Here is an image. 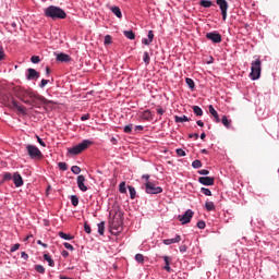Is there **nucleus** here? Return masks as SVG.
Listing matches in <instances>:
<instances>
[{
	"label": "nucleus",
	"instance_id": "nucleus-1",
	"mask_svg": "<svg viewBox=\"0 0 279 279\" xmlns=\"http://www.w3.org/2000/svg\"><path fill=\"white\" fill-rule=\"evenodd\" d=\"M17 97L28 106H35L36 101H39V104H45L47 101V99H45V97L40 96L38 93L32 89H25L23 87H20L17 90Z\"/></svg>",
	"mask_w": 279,
	"mask_h": 279
},
{
	"label": "nucleus",
	"instance_id": "nucleus-2",
	"mask_svg": "<svg viewBox=\"0 0 279 279\" xmlns=\"http://www.w3.org/2000/svg\"><path fill=\"white\" fill-rule=\"evenodd\" d=\"M45 16L56 21L58 19H66V12H64L60 7L50 5L45 9Z\"/></svg>",
	"mask_w": 279,
	"mask_h": 279
},
{
	"label": "nucleus",
	"instance_id": "nucleus-3",
	"mask_svg": "<svg viewBox=\"0 0 279 279\" xmlns=\"http://www.w3.org/2000/svg\"><path fill=\"white\" fill-rule=\"evenodd\" d=\"M94 142L90 140H84L82 143L68 148V154H71V156H78V154H82V151H86L90 145H93Z\"/></svg>",
	"mask_w": 279,
	"mask_h": 279
},
{
	"label": "nucleus",
	"instance_id": "nucleus-4",
	"mask_svg": "<svg viewBox=\"0 0 279 279\" xmlns=\"http://www.w3.org/2000/svg\"><path fill=\"white\" fill-rule=\"evenodd\" d=\"M262 62L260 59H257L251 63V73L250 77L253 81L260 80V71H262Z\"/></svg>",
	"mask_w": 279,
	"mask_h": 279
},
{
	"label": "nucleus",
	"instance_id": "nucleus-5",
	"mask_svg": "<svg viewBox=\"0 0 279 279\" xmlns=\"http://www.w3.org/2000/svg\"><path fill=\"white\" fill-rule=\"evenodd\" d=\"M26 151L28 156L33 159L43 158V153L40 151V149L32 144L26 145Z\"/></svg>",
	"mask_w": 279,
	"mask_h": 279
},
{
	"label": "nucleus",
	"instance_id": "nucleus-6",
	"mask_svg": "<svg viewBox=\"0 0 279 279\" xmlns=\"http://www.w3.org/2000/svg\"><path fill=\"white\" fill-rule=\"evenodd\" d=\"M145 191L148 195H159V193H162V187L156 186L153 182L147 181L145 183Z\"/></svg>",
	"mask_w": 279,
	"mask_h": 279
},
{
	"label": "nucleus",
	"instance_id": "nucleus-7",
	"mask_svg": "<svg viewBox=\"0 0 279 279\" xmlns=\"http://www.w3.org/2000/svg\"><path fill=\"white\" fill-rule=\"evenodd\" d=\"M216 3L218 8L220 9L222 21H226L228 19V1L226 0H216Z\"/></svg>",
	"mask_w": 279,
	"mask_h": 279
},
{
	"label": "nucleus",
	"instance_id": "nucleus-8",
	"mask_svg": "<svg viewBox=\"0 0 279 279\" xmlns=\"http://www.w3.org/2000/svg\"><path fill=\"white\" fill-rule=\"evenodd\" d=\"M193 210L187 209L183 215H179V221L182 223V226H185V223H191V219H193Z\"/></svg>",
	"mask_w": 279,
	"mask_h": 279
},
{
	"label": "nucleus",
	"instance_id": "nucleus-9",
	"mask_svg": "<svg viewBox=\"0 0 279 279\" xmlns=\"http://www.w3.org/2000/svg\"><path fill=\"white\" fill-rule=\"evenodd\" d=\"M207 40H211L215 45H219L221 43V34L217 33L216 31L206 34Z\"/></svg>",
	"mask_w": 279,
	"mask_h": 279
},
{
	"label": "nucleus",
	"instance_id": "nucleus-10",
	"mask_svg": "<svg viewBox=\"0 0 279 279\" xmlns=\"http://www.w3.org/2000/svg\"><path fill=\"white\" fill-rule=\"evenodd\" d=\"M76 183L77 187L80 189V191H82V193H86V191H88V186L86 185V177H84L83 174H80L77 177Z\"/></svg>",
	"mask_w": 279,
	"mask_h": 279
},
{
	"label": "nucleus",
	"instance_id": "nucleus-11",
	"mask_svg": "<svg viewBox=\"0 0 279 279\" xmlns=\"http://www.w3.org/2000/svg\"><path fill=\"white\" fill-rule=\"evenodd\" d=\"M198 182H199V184H203V186H214L215 178L214 177H199Z\"/></svg>",
	"mask_w": 279,
	"mask_h": 279
},
{
	"label": "nucleus",
	"instance_id": "nucleus-12",
	"mask_svg": "<svg viewBox=\"0 0 279 279\" xmlns=\"http://www.w3.org/2000/svg\"><path fill=\"white\" fill-rule=\"evenodd\" d=\"M13 183H14V186H16V189H20V186H23L24 182H23V177H21V173L19 172L13 173Z\"/></svg>",
	"mask_w": 279,
	"mask_h": 279
},
{
	"label": "nucleus",
	"instance_id": "nucleus-13",
	"mask_svg": "<svg viewBox=\"0 0 279 279\" xmlns=\"http://www.w3.org/2000/svg\"><path fill=\"white\" fill-rule=\"evenodd\" d=\"M180 241H182V236L181 235H175L172 239L162 240V243H163V245H173L175 243H180Z\"/></svg>",
	"mask_w": 279,
	"mask_h": 279
},
{
	"label": "nucleus",
	"instance_id": "nucleus-14",
	"mask_svg": "<svg viewBox=\"0 0 279 279\" xmlns=\"http://www.w3.org/2000/svg\"><path fill=\"white\" fill-rule=\"evenodd\" d=\"M27 72V80H38V77H40V73H38V71H36L35 69L29 68Z\"/></svg>",
	"mask_w": 279,
	"mask_h": 279
},
{
	"label": "nucleus",
	"instance_id": "nucleus-15",
	"mask_svg": "<svg viewBox=\"0 0 279 279\" xmlns=\"http://www.w3.org/2000/svg\"><path fill=\"white\" fill-rule=\"evenodd\" d=\"M162 259H163V263H165L163 269L170 274V271H171V260H172L171 257L165 255V256H162Z\"/></svg>",
	"mask_w": 279,
	"mask_h": 279
},
{
	"label": "nucleus",
	"instance_id": "nucleus-16",
	"mask_svg": "<svg viewBox=\"0 0 279 279\" xmlns=\"http://www.w3.org/2000/svg\"><path fill=\"white\" fill-rule=\"evenodd\" d=\"M12 107L16 108V110L19 112H21L22 114H25L27 112V109L25 108V106H22L21 104H19V101L13 100L12 101Z\"/></svg>",
	"mask_w": 279,
	"mask_h": 279
},
{
	"label": "nucleus",
	"instance_id": "nucleus-17",
	"mask_svg": "<svg viewBox=\"0 0 279 279\" xmlns=\"http://www.w3.org/2000/svg\"><path fill=\"white\" fill-rule=\"evenodd\" d=\"M57 60L58 62H71V56L61 52L57 56Z\"/></svg>",
	"mask_w": 279,
	"mask_h": 279
},
{
	"label": "nucleus",
	"instance_id": "nucleus-18",
	"mask_svg": "<svg viewBox=\"0 0 279 279\" xmlns=\"http://www.w3.org/2000/svg\"><path fill=\"white\" fill-rule=\"evenodd\" d=\"M209 112L211 116H214L216 123L221 122V119H219V113L217 112V110H215V107H213V105H209Z\"/></svg>",
	"mask_w": 279,
	"mask_h": 279
},
{
	"label": "nucleus",
	"instance_id": "nucleus-19",
	"mask_svg": "<svg viewBox=\"0 0 279 279\" xmlns=\"http://www.w3.org/2000/svg\"><path fill=\"white\" fill-rule=\"evenodd\" d=\"M141 117L144 121H151V119H154V114H151L150 110L143 111Z\"/></svg>",
	"mask_w": 279,
	"mask_h": 279
},
{
	"label": "nucleus",
	"instance_id": "nucleus-20",
	"mask_svg": "<svg viewBox=\"0 0 279 279\" xmlns=\"http://www.w3.org/2000/svg\"><path fill=\"white\" fill-rule=\"evenodd\" d=\"M110 10H111L112 14H114V16H117V19L123 17V13L121 12V9L119 7H111Z\"/></svg>",
	"mask_w": 279,
	"mask_h": 279
},
{
	"label": "nucleus",
	"instance_id": "nucleus-21",
	"mask_svg": "<svg viewBox=\"0 0 279 279\" xmlns=\"http://www.w3.org/2000/svg\"><path fill=\"white\" fill-rule=\"evenodd\" d=\"M174 121L177 122V123H186V122H189V121H191V119H189V117H186V116H174Z\"/></svg>",
	"mask_w": 279,
	"mask_h": 279
},
{
	"label": "nucleus",
	"instance_id": "nucleus-22",
	"mask_svg": "<svg viewBox=\"0 0 279 279\" xmlns=\"http://www.w3.org/2000/svg\"><path fill=\"white\" fill-rule=\"evenodd\" d=\"M44 260H47L49 267H56V262L51 258V255L44 254Z\"/></svg>",
	"mask_w": 279,
	"mask_h": 279
},
{
	"label": "nucleus",
	"instance_id": "nucleus-23",
	"mask_svg": "<svg viewBox=\"0 0 279 279\" xmlns=\"http://www.w3.org/2000/svg\"><path fill=\"white\" fill-rule=\"evenodd\" d=\"M97 226H98V234H100V236H104V232H106V222L101 221Z\"/></svg>",
	"mask_w": 279,
	"mask_h": 279
},
{
	"label": "nucleus",
	"instance_id": "nucleus-24",
	"mask_svg": "<svg viewBox=\"0 0 279 279\" xmlns=\"http://www.w3.org/2000/svg\"><path fill=\"white\" fill-rule=\"evenodd\" d=\"M59 236H60V239H63L64 241H73V235L68 234L62 231L59 232Z\"/></svg>",
	"mask_w": 279,
	"mask_h": 279
},
{
	"label": "nucleus",
	"instance_id": "nucleus-25",
	"mask_svg": "<svg viewBox=\"0 0 279 279\" xmlns=\"http://www.w3.org/2000/svg\"><path fill=\"white\" fill-rule=\"evenodd\" d=\"M205 209L210 213L213 210H215V203L214 202H210V201H207L205 203Z\"/></svg>",
	"mask_w": 279,
	"mask_h": 279
},
{
	"label": "nucleus",
	"instance_id": "nucleus-26",
	"mask_svg": "<svg viewBox=\"0 0 279 279\" xmlns=\"http://www.w3.org/2000/svg\"><path fill=\"white\" fill-rule=\"evenodd\" d=\"M123 34L129 40H134V38H136V34H134L133 31H124Z\"/></svg>",
	"mask_w": 279,
	"mask_h": 279
},
{
	"label": "nucleus",
	"instance_id": "nucleus-27",
	"mask_svg": "<svg viewBox=\"0 0 279 279\" xmlns=\"http://www.w3.org/2000/svg\"><path fill=\"white\" fill-rule=\"evenodd\" d=\"M193 112H194V114H196V117H203L204 116V110H202L199 108V106H194L193 107Z\"/></svg>",
	"mask_w": 279,
	"mask_h": 279
},
{
	"label": "nucleus",
	"instance_id": "nucleus-28",
	"mask_svg": "<svg viewBox=\"0 0 279 279\" xmlns=\"http://www.w3.org/2000/svg\"><path fill=\"white\" fill-rule=\"evenodd\" d=\"M128 189H129L130 197L132 199H135L136 198V189H134V186H132V185H129Z\"/></svg>",
	"mask_w": 279,
	"mask_h": 279
},
{
	"label": "nucleus",
	"instance_id": "nucleus-29",
	"mask_svg": "<svg viewBox=\"0 0 279 279\" xmlns=\"http://www.w3.org/2000/svg\"><path fill=\"white\" fill-rule=\"evenodd\" d=\"M221 123L225 125V128H230V124L232 123V121L228 120V117L222 116Z\"/></svg>",
	"mask_w": 279,
	"mask_h": 279
},
{
	"label": "nucleus",
	"instance_id": "nucleus-30",
	"mask_svg": "<svg viewBox=\"0 0 279 279\" xmlns=\"http://www.w3.org/2000/svg\"><path fill=\"white\" fill-rule=\"evenodd\" d=\"M71 171L74 175H80V173H82V168H80V166H72Z\"/></svg>",
	"mask_w": 279,
	"mask_h": 279
},
{
	"label": "nucleus",
	"instance_id": "nucleus-31",
	"mask_svg": "<svg viewBox=\"0 0 279 279\" xmlns=\"http://www.w3.org/2000/svg\"><path fill=\"white\" fill-rule=\"evenodd\" d=\"M201 5L203 8H211L213 7V1H210V0H201Z\"/></svg>",
	"mask_w": 279,
	"mask_h": 279
},
{
	"label": "nucleus",
	"instance_id": "nucleus-32",
	"mask_svg": "<svg viewBox=\"0 0 279 279\" xmlns=\"http://www.w3.org/2000/svg\"><path fill=\"white\" fill-rule=\"evenodd\" d=\"M201 193H203V195H206L207 197H210L213 195V192L208 187H202Z\"/></svg>",
	"mask_w": 279,
	"mask_h": 279
},
{
	"label": "nucleus",
	"instance_id": "nucleus-33",
	"mask_svg": "<svg viewBox=\"0 0 279 279\" xmlns=\"http://www.w3.org/2000/svg\"><path fill=\"white\" fill-rule=\"evenodd\" d=\"M71 204H72V206H74V207L78 206V204H80V198H77L76 195H72V196H71Z\"/></svg>",
	"mask_w": 279,
	"mask_h": 279
},
{
	"label": "nucleus",
	"instance_id": "nucleus-34",
	"mask_svg": "<svg viewBox=\"0 0 279 279\" xmlns=\"http://www.w3.org/2000/svg\"><path fill=\"white\" fill-rule=\"evenodd\" d=\"M193 169H202V161L199 159H196L192 162Z\"/></svg>",
	"mask_w": 279,
	"mask_h": 279
},
{
	"label": "nucleus",
	"instance_id": "nucleus-35",
	"mask_svg": "<svg viewBox=\"0 0 279 279\" xmlns=\"http://www.w3.org/2000/svg\"><path fill=\"white\" fill-rule=\"evenodd\" d=\"M185 84H187L189 88L191 89L195 88V82L193 81V78H185Z\"/></svg>",
	"mask_w": 279,
	"mask_h": 279
},
{
	"label": "nucleus",
	"instance_id": "nucleus-36",
	"mask_svg": "<svg viewBox=\"0 0 279 279\" xmlns=\"http://www.w3.org/2000/svg\"><path fill=\"white\" fill-rule=\"evenodd\" d=\"M120 193H128V189L125 187V181H122L119 185Z\"/></svg>",
	"mask_w": 279,
	"mask_h": 279
},
{
	"label": "nucleus",
	"instance_id": "nucleus-37",
	"mask_svg": "<svg viewBox=\"0 0 279 279\" xmlns=\"http://www.w3.org/2000/svg\"><path fill=\"white\" fill-rule=\"evenodd\" d=\"M10 180H13L12 173L5 172V173L3 174V181H4V182H10Z\"/></svg>",
	"mask_w": 279,
	"mask_h": 279
},
{
	"label": "nucleus",
	"instance_id": "nucleus-38",
	"mask_svg": "<svg viewBox=\"0 0 279 279\" xmlns=\"http://www.w3.org/2000/svg\"><path fill=\"white\" fill-rule=\"evenodd\" d=\"M58 167L60 171H66V169H69V166L66 165V162H59Z\"/></svg>",
	"mask_w": 279,
	"mask_h": 279
},
{
	"label": "nucleus",
	"instance_id": "nucleus-39",
	"mask_svg": "<svg viewBox=\"0 0 279 279\" xmlns=\"http://www.w3.org/2000/svg\"><path fill=\"white\" fill-rule=\"evenodd\" d=\"M143 61L146 65L149 64L150 62L149 52H144Z\"/></svg>",
	"mask_w": 279,
	"mask_h": 279
},
{
	"label": "nucleus",
	"instance_id": "nucleus-40",
	"mask_svg": "<svg viewBox=\"0 0 279 279\" xmlns=\"http://www.w3.org/2000/svg\"><path fill=\"white\" fill-rule=\"evenodd\" d=\"M133 128H134L133 124L125 125L124 129H123V132L125 134H130L132 132Z\"/></svg>",
	"mask_w": 279,
	"mask_h": 279
},
{
	"label": "nucleus",
	"instance_id": "nucleus-41",
	"mask_svg": "<svg viewBox=\"0 0 279 279\" xmlns=\"http://www.w3.org/2000/svg\"><path fill=\"white\" fill-rule=\"evenodd\" d=\"M104 45H112V36L106 35L105 40H104Z\"/></svg>",
	"mask_w": 279,
	"mask_h": 279
},
{
	"label": "nucleus",
	"instance_id": "nucleus-42",
	"mask_svg": "<svg viewBox=\"0 0 279 279\" xmlns=\"http://www.w3.org/2000/svg\"><path fill=\"white\" fill-rule=\"evenodd\" d=\"M35 270H36L38 274H45V266H43V265H36V266H35Z\"/></svg>",
	"mask_w": 279,
	"mask_h": 279
},
{
	"label": "nucleus",
	"instance_id": "nucleus-43",
	"mask_svg": "<svg viewBox=\"0 0 279 279\" xmlns=\"http://www.w3.org/2000/svg\"><path fill=\"white\" fill-rule=\"evenodd\" d=\"M135 260L137 263H145V257L143 256V254H136L135 255Z\"/></svg>",
	"mask_w": 279,
	"mask_h": 279
},
{
	"label": "nucleus",
	"instance_id": "nucleus-44",
	"mask_svg": "<svg viewBox=\"0 0 279 279\" xmlns=\"http://www.w3.org/2000/svg\"><path fill=\"white\" fill-rule=\"evenodd\" d=\"M175 153H177V155L180 156L181 158H183L184 156H186V151H184V149H182V148H177Z\"/></svg>",
	"mask_w": 279,
	"mask_h": 279
},
{
	"label": "nucleus",
	"instance_id": "nucleus-45",
	"mask_svg": "<svg viewBox=\"0 0 279 279\" xmlns=\"http://www.w3.org/2000/svg\"><path fill=\"white\" fill-rule=\"evenodd\" d=\"M31 61L33 62V64H38L40 62V57L39 56H33L31 58Z\"/></svg>",
	"mask_w": 279,
	"mask_h": 279
},
{
	"label": "nucleus",
	"instance_id": "nucleus-46",
	"mask_svg": "<svg viewBox=\"0 0 279 279\" xmlns=\"http://www.w3.org/2000/svg\"><path fill=\"white\" fill-rule=\"evenodd\" d=\"M63 247H65V250H69L70 252H73V250H75V247H73L71 243L68 242L63 243Z\"/></svg>",
	"mask_w": 279,
	"mask_h": 279
},
{
	"label": "nucleus",
	"instance_id": "nucleus-47",
	"mask_svg": "<svg viewBox=\"0 0 279 279\" xmlns=\"http://www.w3.org/2000/svg\"><path fill=\"white\" fill-rule=\"evenodd\" d=\"M20 247H21V244L16 243V244H14L13 246H11L10 252H11V253H14V252H16L17 250H20Z\"/></svg>",
	"mask_w": 279,
	"mask_h": 279
},
{
	"label": "nucleus",
	"instance_id": "nucleus-48",
	"mask_svg": "<svg viewBox=\"0 0 279 279\" xmlns=\"http://www.w3.org/2000/svg\"><path fill=\"white\" fill-rule=\"evenodd\" d=\"M5 58V51L3 50V46H0V62Z\"/></svg>",
	"mask_w": 279,
	"mask_h": 279
},
{
	"label": "nucleus",
	"instance_id": "nucleus-49",
	"mask_svg": "<svg viewBox=\"0 0 279 279\" xmlns=\"http://www.w3.org/2000/svg\"><path fill=\"white\" fill-rule=\"evenodd\" d=\"M36 138H37V143H39L41 147H47V144H45V142L43 141V138H40V136L36 135Z\"/></svg>",
	"mask_w": 279,
	"mask_h": 279
},
{
	"label": "nucleus",
	"instance_id": "nucleus-50",
	"mask_svg": "<svg viewBox=\"0 0 279 279\" xmlns=\"http://www.w3.org/2000/svg\"><path fill=\"white\" fill-rule=\"evenodd\" d=\"M84 230L86 232V234H90L92 230H90V226L88 223H84Z\"/></svg>",
	"mask_w": 279,
	"mask_h": 279
},
{
	"label": "nucleus",
	"instance_id": "nucleus-51",
	"mask_svg": "<svg viewBox=\"0 0 279 279\" xmlns=\"http://www.w3.org/2000/svg\"><path fill=\"white\" fill-rule=\"evenodd\" d=\"M49 84V80L43 78L40 82V88H45Z\"/></svg>",
	"mask_w": 279,
	"mask_h": 279
},
{
	"label": "nucleus",
	"instance_id": "nucleus-52",
	"mask_svg": "<svg viewBox=\"0 0 279 279\" xmlns=\"http://www.w3.org/2000/svg\"><path fill=\"white\" fill-rule=\"evenodd\" d=\"M197 228H199V230H204V228H206V222H204V221H198V222H197Z\"/></svg>",
	"mask_w": 279,
	"mask_h": 279
},
{
	"label": "nucleus",
	"instance_id": "nucleus-53",
	"mask_svg": "<svg viewBox=\"0 0 279 279\" xmlns=\"http://www.w3.org/2000/svg\"><path fill=\"white\" fill-rule=\"evenodd\" d=\"M199 175H208L210 173V171L203 169V170H198Z\"/></svg>",
	"mask_w": 279,
	"mask_h": 279
},
{
	"label": "nucleus",
	"instance_id": "nucleus-54",
	"mask_svg": "<svg viewBox=\"0 0 279 279\" xmlns=\"http://www.w3.org/2000/svg\"><path fill=\"white\" fill-rule=\"evenodd\" d=\"M148 39L150 40V43H154V31H148Z\"/></svg>",
	"mask_w": 279,
	"mask_h": 279
},
{
	"label": "nucleus",
	"instance_id": "nucleus-55",
	"mask_svg": "<svg viewBox=\"0 0 279 279\" xmlns=\"http://www.w3.org/2000/svg\"><path fill=\"white\" fill-rule=\"evenodd\" d=\"M142 44L149 46V45H151V40H149L148 38H144V39H142Z\"/></svg>",
	"mask_w": 279,
	"mask_h": 279
},
{
	"label": "nucleus",
	"instance_id": "nucleus-56",
	"mask_svg": "<svg viewBox=\"0 0 279 279\" xmlns=\"http://www.w3.org/2000/svg\"><path fill=\"white\" fill-rule=\"evenodd\" d=\"M90 119V114L86 113L81 117V121H88Z\"/></svg>",
	"mask_w": 279,
	"mask_h": 279
},
{
	"label": "nucleus",
	"instance_id": "nucleus-57",
	"mask_svg": "<svg viewBox=\"0 0 279 279\" xmlns=\"http://www.w3.org/2000/svg\"><path fill=\"white\" fill-rule=\"evenodd\" d=\"M21 258H23L24 260H27L29 258V255H27V253H25V252H22Z\"/></svg>",
	"mask_w": 279,
	"mask_h": 279
},
{
	"label": "nucleus",
	"instance_id": "nucleus-58",
	"mask_svg": "<svg viewBox=\"0 0 279 279\" xmlns=\"http://www.w3.org/2000/svg\"><path fill=\"white\" fill-rule=\"evenodd\" d=\"M143 130H145V128L143 125L135 126V132H143Z\"/></svg>",
	"mask_w": 279,
	"mask_h": 279
},
{
	"label": "nucleus",
	"instance_id": "nucleus-59",
	"mask_svg": "<svg viewBox=\"0 0 279 279\" xmlns=\"http://www.w3.org/2000/svg\"><path fill=\"white\" fill-rule=\"evenodd\" d=\"M186 245H181L180 247H179V251L181 252V254H184V252H186Z\"/></svg>",
	"mask_w": 279,
	"mask_h": 279
},
{
	"label": "nucleus",
	"instance_id": "nucleus-60",
	"mask_svg": "<svg viewBox=\"0 0 279 279\" xmlns=\"http://www.w3.org/2000/svg\"><path fill=\"white\" fill-rule=\"evenodd\" d=\"M189 137H190V138L198 140V138H199V134L193 133V134H190Z\"/></svg>",
	"mask_w": 279,
	"mask_h": 279
},
{
	"label": "nucleus",
	"instance_id": "nucleus-61",
	"mask_svg": "<svg viewBox=\"0 0 279 279\" xmlns=\"http://www.w3.org/2000/svg\"><path fill=\"white\" fill-rule=\"evenodd\" d=\"M37 245H41V247H48V245L43 243L40 240H37Z\"/></svg>",
	"mask_w": 279,
	"mask_h": 279
},
{
	"label": "nucleus",
	"instance_id": "nucleus-62",
	"mask_svg": "<svg viewBox=\"0 0 279 279\" xmlns=\"http://www.w3.org/2000/svg\"><path fill=\"white\" fill-rule=\"evenodd\" d=\"M157 114H160V116L165 114V109L162 108L157 109Z\"/></svg>",
	"mask_w": 279,
	"mask_h": 279
},
{
	"label": "nucleus",
	"instance_id": "nucleus-63",
	"mask_svg": "<svg viewBox=\"0 0 279 279\" xmlns=\"http://www.w3.org/2000/svg\"><path fill=\"white\" fill-rule=\"evenodd\" d=\"M61 255L63 256V258H68L69 253H68L66 251H62V252H61Z\"/></svg>",
	"mask_w": 279,
	"mask_h": 279
},
{
	"label": "nucleus",
	"instance_id": "nucleus-64",
	"mask_svg": "<svg viewBox=\"0 0 279 279\" xmlns=\"http://www.w3.org/2000/svg\"><path fill=\"white\" fill-rule=\"evenodd\" d=\"M196 124H197L199 128H204V122H203L202 120L196 121Z\"/></svg>",
	"mask_w": 279,
	"mask_h": 279
}]
</instances>
